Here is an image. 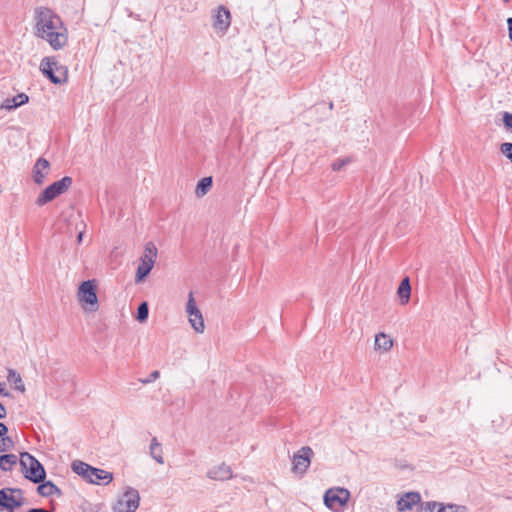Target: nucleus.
Wrapping results in <instances>:
<instances>
[{
	"label": "nucleus",
	"mask_w": 512,
	"mask_h": 512,
	"mask_svg": "<svg viewBox=\"0 0 512 512\" xmlns=\"http://www.w3.org/2000/svg\"><path fill=\"white\" fill-rule=\"evenodd\" d=\"M211 187L212 177H204L198 182L195 194L197 195V197H203L205 194H207Z\"/></svg>",
	"instance_id": "obj_24"
},
{
	"label": "nucleus",
	"mask_w": 512,
	"mask_h": 512,
	"mask_svg": "<svg viewBox=\"0 0 512 512\" xmlns=\"http://www.w3.org/2000/svg\"><path fill=\"white\" fill-rule=\"evenodd\" d=\"M24 504L23 491L19 488H3L0 490V507L9 512Z\"/></svg>",
	"instance_id": "obj_7"
},
{
	"label": "nucleus",
	"mask_w": 512,
	"mask_h": 512,
	"mask_svg": "<svg viewBox=\"0 0 512 512\" xmlns=\"http://www.w3.org/2000/svg\"><path fill=\"white\" fill-rule=\"evenodd\" d=\"M73 180L69 176H65L62 179L53 182L38 196L36 204L43 206L46 203L54 200L56 197L65 193L72 185Z\"/></svg>",
	"instance_id": "obj_4"
},
{
	"label": "nucleus",
	"mask_w": 512,
	"mask_h": 512,
	"mask_svg": "<svg viewBox=\"0 0 512 512\" xmlns=\"http://www.w3.org/2000/svg\"><path fill=\"white\" fill-rule=\"evenodd\" d=\"M232 476L231 467L225 463L215 466L207 472L208 478L217 481H226L231 479Z\"/></svg>",
	"instance_id": "obj_12"
},
{
	"label": "nucleus",
	"mask_w": 512,
	"mask_h": 512,
	"mask_svg": "<svg viewBox=\"0 0 512 512\" xmlns=\"http://www.w3.org/2000/svg\"><path fill=\"white\" fill-rule=\"evenodd\" d=\"M8 381L14 384V388L20 392L25 391V385L19 373L13 369L8 370Z\"/></svg>",
	"instance_id": "obj_26"
},
{
	"label": "nucleus",
	"mask_w": 512,
	"mask_h": 512,
	"mask_svg": "<svg viewBox=\"0 0 512 512\" xmlns=\"http://www.w3.org/2000/svg\"><path fill=\"white\" fill-rule=\"evenodd\" d=\"M509 0H504V2H508Z\"/></svg>",
	"instance_id": "obj_42"
},
{
	"label": "nucleus",
	"mask_w": 512,
	"mask_h": 512,
	"mask_svg": "<svg viewBox=\"0 0 512 512\" xmlns=\"http://www.w3.org/2000/svg\"><path fill=\"white\" fill-rule=\"evenodd\" d=\"M150 455L157 463L164 464L162 446L156 437L151 440Z\"/></svg>",
	"instance_id": "obj_20"
},
{
	"label": "nucleus",
	"mask_w": 512,
	"mask_h": 512,
	"mask_svg": "<svg viewBox=\"0 0 512 512\" xmlns=\"http://www.w3.org/2000/svg\"><path fill=\"white\" fill-rule=\"evenodd\" d=\"M82 238H83V232H79L78 236H77V242L80 244L82 242Z\"/></svg>",
	"instance_id": "obj_40"
},
{
	"label": "nucleus",
	"mask_w": 512,
	"mask_h": 512,
	"mask_svg": "<svg viewBox=\"0 0 512 512\" xmlns=\"http://www.w3.org/2000/svg\"><path fill=\"white\" fill-rule=\"evenodd\" d=\"M329 108H330V109H332V108H333V103H332V102L330 103Z\"/></svg>",
	"instance_id": "obj_41"
},
{
	"label": "nucleus",
	"mask_w": 512,
	"mask_h": 512,
	"mask_svg": "<svg viewBox=\"0 0 512 512\" xmlns=\"http://www.w3.org/2000/svg\"><path fill=\"white\" fill-rule=\"evenodd\" d=\"M53 57H45L41 60L40 70L41 72L54 84H61L60 77L53 72Z\"/></svg>",
	"instance_id": "obj_14"
},
{
	"label": "nucleus",
	"mask_w": 512,
	"mask_h": 512,
	"mask_svg": "<svg viewBox=\"0 0 512 512\" xmlns=\"http://www.w3.org/2000/svg\"><path fill=\"white\" fill-rule=\"evenodd\" d=\"M507 23H508V29H509V38L512 41V17L508 18Z\"/></svg>",
	"instance_id": "obj_38"
},
{
	"label": "nucleus",
	"mask_w": 512,
	"mask_h": 512,
	"mask_svg": "<svg viewBox=\"0 0 512 512\" xmlns=\"http://www.w3.org/2000/svg\"><path fill=\"white\" fill-rule=\"evenodd\" d=\"M6 415H7L6 408L0 402V419H4L6 417Z\"/></svg>",
	"instance_id": "obj_37"
},
{
	"label": "nucleus",
	"mask_w": 512,
	"mask_h": 512,
	"mask_svg": "<svg viewBox=\"0 0 512 512\" xmlns=\"http://www.w3.org/2000/svg\"><path fill=\"white\" fill-rule=\"evenodd\" d=\"M350 162H351V159L348 157L337 159L332 163L331 168L333 171H340L345 165H347Z\"/></svg>",
	"instance_id": "obj_31"
},
{
	"label": "nucleus",
	"mask_w": 512,
	"mask_h": 512,
	"mask_svg": "<svg viewBox=\"0 0 512 512\" xmlns=\"http://www.w3.org/2000/svg\"><path fill=\"white\" fill-rule=\"evenodd\" d=\"M159 376H160L159 371L155 370V371H153V372L149 375V377H148L147 379H143V380H141V382H142L143 384H148V383H151V382L155 381L156 379H158V378H159Z\"/></svg>",
	"instance_id": "obj_35"
},
{
	"label": "nucleus",
	"mask_w": 512,
	"mask_h": 512,
	"mask_svg": "<svg viewBox=\"0 0 512 512\" xmlns=\"http://www.w3.org/2000/svg\"><path fill=\"white\" fill-rule=\"evenodd\" d=\"M393 346V340L384 333L375 336V348L383 352H388Z\"/></svg>",
	"instance_id": "obj_19"
},
{
	"label": "nucleus",
	"mask_w": 512,
	"mask_h": 512,
	"mask_svg": "<svg viewBox=\"0 0 512 512\" xmlns=\"http://www.w3.org/2000/svg\"><path fill=\"white\" fill-rule=\"evenodd\" d=\"M189 317V322L192 326V328L197 333H203L205 330L204 320L201 311L199 313H194L192 316Z\"/></svg>",
	"instance_id": "obj_25"
},
{
	"label": "nucleus",
	"mask_w": 512,
	"mask_h": 512,
	"mask_svg": "<svg viewBox=\"0 0 512 512\" xmlns=\"http://www.w3.org/2000/svg\"><path fill=\"white\" fill-rule=\"evenodd\" d=\"M0 396H9V393L4 389L3 383H0Z\"/></svg>",
	"instance_id": "obj_39"
},
{
	"label": "nucleus",
	"mask_w": 512,
	"mask_h": 512,
	"mask_svg": "<svg viewBox=\"0 0 512 512\" xmlns=\"http://www.w3.org/2000/svg\"><path fill=\"white\" fill-rule=\"evenodd\" d=\"M148 315H149L148 303L147 302L140 303L138 306V309H137L136 319L142 323L147 320Z\"/></svg>",
	"instance_id": "obj_27"
},
{
	"label": "nucleus",
	"mask_w": 512,
	"mask_h": 512,
	"mask_svg": "<svg viewBox=\"0 0 512 512\" xmlns=\"http://www.w3.org/2000/svg\"><path fill=\"white\" fill-rule=\"evenodd\" d=\"M34 22L35 35L47 41L54 50H59L67 44V29L52 9L36 8Z\"/></svg>",
	"instance_id": "obj_1"
},
{
	"label": "nucleus",
	"mask_w": 512,
	"mask_h": 512,
	"mask_svg": "<svg viewBox=\"0 0 512 512\" xmlns=\"http://www.w3.org/2000/svg\"><path fill=\"white\" fill-rule=\"evenodd\" d=\"M7 432H8L7 426L4 423L0 422V437L5 436L7 434Z\"/></svg>",
	"instance_id": "obj_36"
},
{
	"label": "nucleus",
	"mask_w": 512,
	"mask_h": 512,
	"mask_svg": "<svg viewBox=\"0 0 512 512\" xmlns=\"http://www.w3.org/2000/svg\"><path fill=\"white\" fill-rule=\"evenodd\" d=\"M29 97L25 93H19L13 98H7L3 101L1 108L6 110L16 109L26 103H28Z\"/></svg>",
	"instance_id": "obj_16"
},
{
	"label": "nucleus",
	"mask_w": 512,
	"mask_h": 512,
	"mask_svg": "<svg viewBox=\"0 0 512 512\" xmlns=\"http://www.w3.org/2000/svg\"><path fill=\"white\" fill-rule=\"evenodd\" d=\"M350 492L346 488H330L324 494V504L333 511H340L348 502Z\"/></svg>",
	"instance_id": "obj_5"
},
{
	"label": "nucleus",
	"mask_w": 512,
	"mask_h": 512,
	"mask_svg": "<svg viewBox=\"0 0 512 512\" xmlns=\"http://www.w3.org/2000/svg\"><path fill=\"white\" fill-rule=\"evenodd\" d=\"M53 72L57 75V78L60 77L61 84L66 83L68 81V69L65 65H62L59 61L53 57Z\"/></svg>",
	"instance_id": "obj_23"
},
{
	"label": "nucleus",
	"mask_w": 512,
	"mask_h": 512,
	"mask_svg": "<svg viewBox=\"0 0 512 512\" xmlns=\"http://www.w3.org/2000/svg\"><path fill=\"white\" fill-rule=\"evenodd\" d=\"M500 151L512 162V143H502Z\"/></svg>",
	"instance_id": "obj_32"
},
{
	"label": "nucleus",
	"mask_w": 512,
	"mask_h": 512,
	"mask_svg": "<svg viewBox=\"0 0 512 512\" xmlns=\"http://www.w3.org/2000/svg\"><path fill=\"white\" fill-rule=\"evenodd\" d=\"M139 493L135 489L127 491L114 506L115 512H135L139 506Z\"/></svg>",
	"instance_id": "obj_9"
},
{
	"label": "nucleus",
	"mask_w": 512,
	"mask_h": 512,
	"mask_svg": "<svg viewBox=\"0 0 512 512\" xmlns=\"http://www.w3.org/2000/svg\"><path fill=\"white\" fill-rule=\"evenodd\" d=\"M314 452L311 447L304 446L292 457V471L296 474L304 475L311 464Z\"/></svg>",
	"instance_id": "obj_8"
},
{
	"label": "nucleus",
	"mask_w": 512,
	"mask_h": 512,
	"mask_svg": "<svg viewBox=\"0 0 512 512\" xmlns=\"http://www.w3.org/2000/svg\"><path fill=\"white\" fill-rule=\"evenodd\" d=\"M503 123L507 129L512 130V113H509V112L504 113Z\"/></svg>",
	"instance_id": "obj_34"
},
{
	"label": "nucleus",
	"mask_w": 512,
	"mask_h": 512,
	"mask_svg": "<svg viewBox=\"0 0 512 512\" xmlns=\"http://www.w3.org/2000/svg\"><path fill=\"white\" fill-rule=\"evenodd\" d=\"M18 458L14 454H5L0 456V469L3 471H11L13 466L17 464Z\"/></svg>",
	"instance_id": "obj_22"
},
{
	"label": "nucleus",
	"mask_w": 512,
	"mask_h": 512,
	"mask_svg": "<svg viewBox=\"0 0 512 512\" xmlns=\"http://www.w3.org/2000/svg\"><path fill=\"white\" fill-rule=\"evenodd\" d=\"M37 492L43 497H49L52 495L61 496V490L51 481H42L37 487Z\"/></svg>",
	"instance_id": "obj_17"
},
{
	"label": "nucleus",
	"mask_w": 512,
	"mask_h": 512,
	"mask_svg": "<svg viewBox=\"0 0 512 512\" xmlns=\"http://www.w3.org/2000/svg\"><path fill=\"white\" fill-rule=\"evenodd\" d=\"M231 24V13L223 5L218 7L217 13L213 16V27L216 31L226 32Z\"/></svg>",
	"instance_id": "obj_10"
},
{
	"label": "nucleus",
	"mask_w": 512,
	"mask_h": 512,
	"mask_svg": "<svg viewBox=\"0 0 512 512\" xmlns=\"http://www.w3.org/2000/svg\"><path fill=\"white\" fill-rule=\"evenodd\" d=\"M421 502V496L418 492H407L397 501L399 511L410 510L412 507Z\"/></svg>",
	"instance_id": "obj_13"
},
{
	"label": "nucleus",
	"mask_w": 512,
	"mask_h": 512,
	"mask_svg": "<svg viewBox=\"0 0 512 512\" xmlns=\"http://www.w3.org/2000/svg\"><path fill=\"white\" fill-rule=\"evenodd\" d=\"M93 470L94 473H90V475L88 476L89 482L94 484H108L112 481V473L94 467Z\"/></svg>",
	"instance_id": "obj_15"
},
{
	"label": "nucleus",
	"mask_w": 512,
	"mask_h": 512,
	"mask_svg": "<svg viewBox=\"0 0 512 512\" xmlns=\"http://www.w3.org/2000/svg\"><path fill=\"white\" fill-rule=\"evenodd\" d=\"M397 295L402 305H405L409 302L411 296V285L409 277L402 279L397 289Z\"/></svg>",
	"instance_id": "obj_18"
},
{
	"label": "nucleus",
	"mask_w": 512,
	"mask_h": 512,
	"mask_svg": "<svg viewBox=\"0 0 512 512\" xmlns=\"http://www.w3.org/2000/svg\"><path fill=\"white\" fill-rule=\"evenodd\" d=\"M78 300L84 310L96 312L99 308L95 280L83 281L78 289Z\"/></svg>",
	"instance_id": "obj_2"
},
{
	"label": "nucleus",
	"mask_w": 512,
	"mask_h": 512,
	"mask_svg": "<svg viewBox=\"0 0 512 512\" xmlns=\"http://www.w3.org/2000/svg\"><path fill=\"white\" fill-rule=\"evenodd\" d=\"M50 164L45 158H39L33 167V179L38 185L43 184L45 177L49 172Z\"/></svg>",
	"instance_id": "obj_11"
},
{
	"label": "nucleus",
	"mask_w": 512,
	"mask_h": 512,
	"mask_svg": "<svg viewBox=\"0 0 512 512\" xmlns=\"http://www.w3.org/2000/svg\"><path fill=\"white\" fill-rule=\"evenodd\" d=\"M438 512H466V507L457 504H443L440 503Z\"/></svg>",
	"instance_id": "obj_28"
},
{
	"label": "nucleus",
	"mask_w": 512,
	"mask_h": 512,
	"mask_svg": "<svg viewBox=\"0 0 512 512\" xmlns=\"http://www.w3.org/2000/svg\"><path fill=\"white\" fill-rule=\"evenodd\" d=\"M1 443H0V451H7L13 446V441L8 436L1 437Z\"/></svg>",
	"instance_id": "obj_33"
},
{
	"label": "nucleus",
	"mask_w": 512,
	"mask_h": 512,
	"mask_svg": "<svg viewBox=\"0 0 512 512\" xmlns=\"http://www.w3.org/2000/svg\"><path fill=\"white\" fill-rule=\"evenodd\" d=\"M72 470L76 474L83 476L86 480H88L90 473H94L93 467L82 461H74L72 464Z\"/></svg>",
	"instance_id": "obj_21"
},
{
	"label": "nucleus",
	"mask_w": 512,
	"mask_h": 512,
	"mask_svg": "<svg viewBox=\"0 0 512 512\" xmlns=\"http://www.w3.org/2000/svg\"><path fill=\"white\" fill-rule=\"evenodd\" d=\"M186 312H187L188 316H192V314L200 312V310L196 306V302H195L192 292L189 293L188 301L186 304Z\"/></svg>",
	"instance_id": "obj_30"
},
{
	"label": "nucleus",
	"mask_w": 512,
	"mask_h": 512,
	"mask_svg": "<svg viewBox=\"0 0 512 512\" xmlns=\"http://www.w3.org/2000/svg\"><path fill=\"white\" fill-rule=\"evenodd\" d=\"M20 464L25 470V477L33 483H41L45 480L46 472L42 464L28 452L20 456Z\"/></svg>",
	"instance_id": "obj_3"
},
{
	"label": "nucleus",
	"mask_w": 512,
	"mask_h": 512,
	"mask_svg": "<svg viewBox=\"0 0 512 512\" xmlns=\"http://www.w3.org/2000/svg\"><path fill=\"white\" fill-rule=\"evenodd\" d=\"M440 509V502L427 501L420 504L419 512H438Z\"/></svg>",
	"instance_id": "obj_29"
},
{
	"label": "nucleus",
	"mask_w": 512,
	"mask_h": 512,
	"mask_svg": "<svg viewBox=\"0 0 512 512\" xmlns=\"http://www.w3.org/2000/svg\"><path fill=\"white\" fill-rule=\"evenodd\" d=\"M157 257V249L152 242L145 245L144 254L140 258V264L136 271V282L142 281L152 270L155 259Z\"/></svg>",
	"instance_id": "obj_6"
}]
</instances>
